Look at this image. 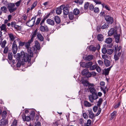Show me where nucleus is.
<instances>
[{
	"label": "nucleus",
	"mask_w": 126,
	"mask_h": 126,
	"mask_svg": "<svg viewBox=\"0 0 126 126\" xmlns=\"http://www.w3.org/2000/svg\"><path fill=\"white\" fill-rule=\"evenodd\" d=\"M21 57L22 59L27 63V66H30L32 65L31 57L28 55V53H25L24 51L21 52Z\"/></svg>",
	"instance_id": "obj_1"
},
{
	"label": "nucleus",
	"mask_w": 126,
	"mask_h": 126,
	"mask_svg": "<svg viewBox=\"0 0 126 126\" xmlns=\"http://www.w3.org/2000/svg\"><path fill=\"white\" fill-rule=\"evenodd\" d=\"M15 6L14 3H10L9 4L7 8L10 13H12L16 10L17 8Z\"/></svg>",
	"instance_id": "obj_2"
},
{
	"label": "nucleus",
	"mask_w": 126,
	"mask_h": 126,
	"mask_svg": "<svg viewBox=\"0 0 126 126\" xmlns=\"http://www.w3.org/2000/svg\"><path fill=\"white\" fill-rule=\"evenodd\" d=\"M36 18V17L35 16L32 17L31 20H29L26 23L27 25L30 27H32L33 26L35 23Z\"/></svg>",
	"instance_id": "obj_3"
},
{
	"label": "nucleus",
	"mask_w": 126,
	"mask_h": 126,
	"mask_svg": "<svg viewBox=\"0 0 126 126\" xmlns=\"http://www.w3.org/2000/svg\"><path fill=\"white\" fill-rule=\"evenodd\" d=\"M17 46L16 44V40L14 41L12 44V50L14 54H16L17 52Z\"/></svg>",
	"instance_id": "obj_4"
},
{
	"label": "nucleus",
	"mask_w": 126,
	"mask_h": 126,
	"mask_svg": "<svg viewBox=\"0 0 126 126\" xmlns=\"http://www.w3.org/2000/svg\"><path fill=\"white\" fill-rule=\"evenodd\" d=\"M105 19L108 24H111L113 22V18L109 16H105Z\"/></svg>",
	"instance_id": "obj_5"
},
{
	"label": "nucleus",
	"mask_w": 126,
	"mask_h": 126,
	"mask_svg": "<svg viewBox=\"0 0 126 126\" xmlns=\"http://www.w3.org/2000/svg\"><path fill=\"white\" fill-rule=\"evenodd\" d=\"M40 30L42 32H47L49 31V29L47 26L45 24L43 25H40Z\"/></svg>",
	"instance_id": "obj_6"
},
{
	"label": "nucleus",
	"mask_w": 126,
	"mask_h": 126,
	"mask_svg": "<svg viewBox=\"0 0 126 126\" xmlns=\"http://www.w3.org/2000/svg\"><path fill=\"white\" fill-rule=\"evenodd\" d=\"M61 7L63 10V13L64 15H67L69 14L68 9L67 7H65L64 5H62L61 6Z\"/></svg>",
	"instance_id": "obj_7"
},
{
	"label": "nucleus",
	"mask_w": 126,
	"mask_h": 126,
	"mask_svg": "<svg viewBox=\"0 0 126 126\" xmlns=\"http://www.w3.org/2000/svg\"><path fill=\"white\" fill-rule=\"evenodd\" d=\"M117 33V32H116V30H115L114 29L111 28L109 31L108 35L109 36H111L114 34L115 35Z\"/></svg>",
	"instance_id": "obj_8"
},
{
	"label": "nucleus",
	"mask_w": 126,
	"mask_h": 126,
	"mask_svg": "<svg viewBox=\"0 0 126 126\" xmlns=\"http://www.w3.org/2000/svg\"><path fill=\"white\" fill-rule=\"evenodd\" d=\"M37 38L41 41H43L44 38L42 34L39 32H37Z\"/></svg>",
	"instance_id": "obj_9"
},
{
	"label": "nucleus",
	"mask_w": 126,
	"mask_h": 126,
	"mask_svg": "<svg viewBox=\"0 0 126 126\" xmlns=\"http://www.w3.org/2000/svg\"><path fill=\"white\" fill-rule=\"evenodd\" d=\"M22 118L24 121H28L31 120L30 117L29 116H26L25 114H23L22 115Z\"/></svg>",
	"instance_id": "obj_10"
},
{
	"label": "nucleus",
	"mask_w": 126,
	"mask_h": 126,
	"mask_svg": "<svg viewBox=\"0 0 126 126\" xmlns=\"http://www.w3.org/2000/svg\"><path fill=\"white\" fill-rule=\"evenodd\" d=\"M88 111L89 113V117L91 119H93L95 117V116L92 112V110L89 109L88 110Z\"/></svg>",
	"instance_id": "obj_11"
},
{
	"label": "nucleus",
	"mask_w": 126,
	"mask_h": 126,
	"mask_svg": "<svg viewBox=\"0 0 126 126\" xmlns=\"http://www.w3.org/2000/svg\"><path fill=\"white\" fill-rule=\"evenodd\" d=\"M121 52H119L117 54H115L114 55V58L116 61L118 60L119 59V57L121 56Z\"/></svg>",
	"instance_id": "obj_12"
},
{
	"label": "nucleus",
	"mask_w": 126,
	"mask_h": 126,
	"mask_svg": "<svg viewBox=\"0 0 126 126\" xmlns=\"http://www.w3.org/2000/svg\"><path fill=\"white\" fill-rule=\"evenodd\" d=\"M93 58V56L92 55H90L85 57L84 60L86 61H90Z\"/></svg>",
	"instance_id": "obj_13"
},
{
	"label": "nucleus",
	"mask_w": 126,
	"mask_h": 126,
	"mask_svg": "<svg viewBox=\"0 0 126 126\" xmlns=\"http://www.w3.org/2000/svg\"><path fill=\"white\" fill-rule=\"evenodd\" d=\"M47 22L48 24L52 26L54 25L55 24L54 21L50 19H47Z\"/></svg>",
	"instance_id": "obj_14"
},
{
	"label": "nucleus",
	"mask_w": 126,
	"mask_h": 126,
	"mask_svg": "<svg viewBox=\"0 0 126 126\" xmlns=\"http://www.w3.org/2000/svg\"><path fill=\"white\" fill-rule=\"evenodd\" d=\"M62 7H61V6L58 8H57L56 10V14L58 15L60 14L62 12Z\"/></svg>",
	"instance_id": "obj_15"
},
{
	"label": "nucleus",
	"mask_w": 126,
	"mask_h": 126,
	"mask_svg": "<svg viewBox=\"0 0 126 126\" xmlns=\"http://www.w3.org/2000/svg\"><path fill=\"white\" fill-rule=\"evenodd\" d=\"M37 30H35L33 32L32 34V37L31 39H30V41L31 42H33V40L34 38L35 37L36 35H37Z\"/></svg>",
	"instance_id": "obj_16"
},
{
	"label": "nucleus",
	"mask_w": 126,
	"mask_h": 126,
	"mask_svg": "<svg viewBox=\"0 0 126 126\" xmlns=\"http://www.w3.org/2000/svg\"><path fill=\"white\" fill-rule=\"evenodd\" d=\"M0 28L1 29V31H3L5 32H6L7 29L6 28V25L5 24H2L1 26H0Z\"/></svg>",
	"instance_id": "obj_17"
},
{
	"label": "nucleus",
	"mask_w": 126,
	"mask_h": 126,
	"mask_svg": "<svg viewBox=\"0 0 126 126\" xmlns=\"http://www.w3.org/2000/svg\"><path fill=\"white\" fill-rule=\"evenodd\" d=\"M114 37L115 38V42L117 43L119 42L120 38V34H116V35H114Z\"/></svg>",
	"instance_id": "obj_18"
},
{
	"label": "nucleus",
	"mask_w": 126,
	"mask_h": 126,
	"mask_svg": "<svg viewBox=\"0 0 126 126\" xmlns=\"http://www.w3.org/2000/svg\"><path fill=\"white\" fill-rule=\"evenodd\" d=\"M93 62L92 61H90L86 63V68H90L91 65H93Z\"/></svg>",
	"instance_id": "obj_19"
},
{
	"label": "nucleus",
	"mask_w": 126,
	"mask_h": 126,
	"mask_svg": "<svg viewBox=\"0 0 126 126\" xmlns=\"http://www.w3.org/2000/svg\"><path fill=\"white\" fill-rule=\"evenodd\" d=\"M54 20L58 24H59L61 22L60 17L58 16H55L54 17Z\"/></svg>",
	"instance_id": "obj_20"
},
{
	"label": "nucleus",
	"mask_w": 126,
	"mask_h": 126,
	"mask_svg": "<svg viewBox=\"0 0 126 126\" xmlns=\"http://www.w3.org/2000/svg\"><path fill=\"white\" fill-rule=\"evenodd\" d=\"M117 112L116 111H114L111 114V118H110V120H112L113 118L116 117L117 115Z\"/></svg>",
	"instance_id": "obj_21"
},
{
	"label": "nucleus",
	"mask_w": 126,
	"mask_h": 126,
	"mask_svg": "<svg viewBox=\"0 0 126 126\" xmlns=\"http://www.w3.org/2000/svg\"><path fill=\"white\" fill-rule=\"evenodd\" d=\"M8 35L11 41H14L15 38V37L13 34L12 33L8 34Z\"/></svg>",
	"instance_id": "obj_22"
},
{
	"label": "nucleus",
	"mask_w": 126,
	"mask_h": 126,
	"mask_svg": "<svg viewBox=\"0 0 126 126\" xmlns=\"http://www.w3.org/2000/svg\"><path fill=\"white\" fill-rule=\"evenodd\" d=\"M35 47L38 50H39L40 48V45L38 42L36 41L35 42Z\"/></svg>",
	"instance_id": "obj_23"
},
{
	"label": "nucleus",
	"mask_w": 126,
	"mask_h": 126,
	"mask_svg": "<svg viewBox=\"0 0 126 126\" xmlns=\"http://www.w3.org/2000/svg\"><path fill=\"white\" fill-rule=\"evenodd\" d=\"M88 71H89L87 69H85L83 70L81 74L83 76H86L88 73Z\"/></svg>",
	"instance_id": "obj_24"
},
{
	"label": "nucleus",
	"mask_w": 126,
	"mask_h": 126,
	"mask_svg": "<svg viewBox=\"0 0 126 126\" xmlns=\"http://www.w3.org/2000/svg\"><path fill=\"white\" fill-rule=\"evenodd\" d=\"M80 13L79 10L77 8L75 9L73 11V13L75 15H77Z\"/></svg>",
	"instance_id": "obj_25"
},
{
	"label": "nucleus",
	"mask_w": 126,
	"mask_h": 126,
	"mask_svg": "<svg viewBox=\"0 0 126 126\" xmlns=\"http://www.w3.org/2000/svg\"><path fill=\"white\" fill-rule=\"evenodd\" d=\"M73 13L72 12H70L68 14V16L69 19L70 20H72L74 18Z\"/></svg>",
	"instance_id": "obj_26"
},
{
	"label": "nucleus",
	"mask_w": 126,
	"mask_h": 126,
	"mask_svg": "<svg viewBox=\"0 0 126 126\" xmlns=\"http://www.w3.org/2000/svg\"><path fill=\"white\" fill-rule=\"evenodd\" d=\"M84 105L86 107H91L92 105L87 101H85L84 102Z\"/></svg>",
	"instance_id": "obj_27"
},
{
	"label": "nucleus",
	"mask_w": 126,
	"mask_h": 126,
	"mask_svg": "<svg viewBox=\"0 0 126 126\" xmlns=\"http://www.w3.org/2000/svg\"><path fill=\"white\" fill-rule=\"evenodd\" d=\"M97 39L98 40L100 41H102L104 40L103 35L101 34H99L97 36Z\"/></svg>",
	"instance_id": "obj_28"
},
{
	"label": "nucleus",
	"mask_w": 126,
	"mask_h": 126,
	"mask_svg": "<svg viewBox=\"0 0 126 126\" xmlns=\"http://www.w3.org/2000/svg\"><path fill=\"white\" fill-rule=\"evenodd\" d=\"M105 65L107 67L110 66V62L108 60H106L104 61Z\"/></svg>",
	"instance_id": "obj_29"
},
{
	"label": "nucleus",
	"mask_w": 126,
	"mask_h": 126,
	"mask_svg": "<svg viewBox=\"0 0 126 126\" xmlns=\"http://www.w3.org/2000/svg\"><path fill=\"white\" fill-rule=\"evenodd\" d=\"M28 55L30 56H31V58L33 56V53L32 51L31 50L29 49H28Z\"/></svg>",
	"instance_id": "obj_30"
},
{
	"label": "nucleus",
	"mask_w": 126,
	"mask_h": 126,
	"mask_svg": "<svg viewBox=\"0 0 126 126\" xmlns=\"http://www.w3.org/2000/svg\"><path fill=\"white\" fill-rule=\"evenodd\" d=\"M81 81L84 86H87L88 85V82L86 80L82 79L81 80Z\"/></svg>",
	"instance_id": "obj_31"
},
{
	"label": "nucleus",
	"mask_w": 126,
	"mask_h": 126,
	"mask_svg": "<svg viewBox=\"0 0 126 126\" xmlns=\"http://www.w3.org/2000/svg\"><path fill=\"white\" fill-rule=\"evenodd\" d=\"M112 38H108L106 39L105 42L106 43L109 44H110L112 42Z\"/></svg>",
	"instance_id": "obj_32"
},
{
	"label": "nucleus",
	"mask_w": 126,
	"mask_h": 126,
	"mask_svg": "<svg viewBox=\"0 0 126 126\" xmlns=\"http://www.w3.org/2000/svg\"><path fill=\"white\" fill-rule=\"evenodd\" d=\"M14 56L16 57L17 60H19L20 59H22V58L21 57V52L20 54L19 53H17L16 55H14Z\"/></svg>",
	"instance_id": "obj_33"
},
{
	"label": "nucleus",
	"mask_w": 126,
	"mask_h": 126,
	"mask_svg": "<svg viewBox=\"0 0 126 126\" xmlns=\"http://www.w3.org/2000/svg\"><path fill=\"white\" fill-rule=\"evenodd\" d=\"M35 116V112L33 111H32L31 112L30 115V117L31 120H33Z\"/></svg>",
	"instance_id": "obj_34"
},
{
	"label": "nucleus",
	"mask_w": 126,
	"mask_h": 126,
	"mask_svg": "<svg viewBox=\"0 0 126 126\" xmlns=\"http://www.w3.org/2000/svg\"><path fill=\"white\" fill-rule=\"evenodd\" d=\"M32 42H33L31 41L30 40H29L28 42L26 43L25 46L27 48L29 49L30 44L32 43Z\"/></svg>",
	"instance_id": "obj_35"
},
{
	"label": "nucleus",
	"mask_w": 126,
	"mask_h": 126,
	"mask_svg": "<svg viewBox=\"0 0 126 126\" xmlns=\"http://www.w3.org/2000/svg\"><path fill=\"white\" fill-rule=\"evenodd\" d=\"M89 48L91 51L93 52H94L96 50V47L92 46H90Z\"/></svg>",
	"instance_id": "obj_36"
},
{
	"label": "nucleus",
	"mask_w": 126,
	"mask_h": 126,
	"mask_svg": "<svg viewBox=\"0 0 126 126\" xmlns=\"http://www.w3.org/2000/svg\"><path fill=\"white\" fill-rule=\"evenodd\" d=\"M98 96L96 94L94 93L92 94V98L94 100H95L98 98Z\"/></svg>",
	"instance_id": "obj_37"
},
{
	"label": "nucleus",
	"mask_w": 126,
	"mask_h": 126,
	"mask_svg": "<svg viewBox=\"0 0 126 126\" xmlns=\"http://www.w3.org/2000/svg\"><path fill=\"white\" fill-rule=\"evenodd\" d=\"M1 123L2 125H6L8 123L7 121L6 120H1L0 121V123Z\"/></svg>",
	"instance_id": "obj_38"
},
{
	"label": "nucleus",
	"mask_w": 126,
	"mask_h": 126,
	"mask_svg": "<svg viewBox=\"0 0 126 126\" xmlns=\"http://www.w3.org/2000/svg\"><path fill=\"white\" fill-rule=\"evenodd\" d=\"M97 64L94 65H91V66L89 69L90 70H95L97 66Z\"/></svg>",
	"instance_id": "obj_39"
},
{
	"label": "nucleus",
	"mask_w": 126,
	"mask_h": 126,
	"mask_svg": "<svg viewBox=\"0 0 126 126\" xmlns=\"http://www.w3.org/2000/svg\"><path fill=\"white\" fill-rule=\"evenodd\" d=\"M91 124V120L90 119L87 120L86 123L84 125L85 126H90Z\"/></svg>",
	"instance_id": "obj_40"
},
{
	"label": "nucleus",
	"mask_w": 126,
	"mask_h": 126,
	"mask_svg": "<svg viewBox=\"0 0 126 126\" xmlns=\"http://www.w3.org/2000/svg\"><path fill=\"white\" fill-rule=\"evenodd\" d=\"M1 11H3V13H5L7 11V9L6 7L5 6H2L1 8L0 9Z\"/></svg>",
	"instance_id": "obj_41"
},
{
	"label": "nucleus",
	"mask_w": 126,
	"mask_h": 126,
	"mask_svg": "<svg viewBox=\"0 0 126 126\" xmlns=\"http://www.w3.org/2000/svg\"><path fill=\"white\" fill-rule=\"evenodd\" d=\"M103 100L102 98H100L98 101L97 102V105L98 106H99L100 108L101 104Z\"/></svg>",
	"instance_id": "obj_42"
},
{
	"label": "nucleus",
	"mask_w": 126,
	"mask_h": 126,
	"mask_svg": "<svg viewBox=\"0 0 126 126\" xmlns=\"http://www.w3.org/2000/svg\"><path fill=\"white\" fill-rule=\"evenodd\" d=\"M109 56L107 55L104 54L102 55V58L104 60V61L106 60H108L109 58Z\"/></svg>",
	"instance_id": "obj_43"
},
{
	"label": "nucleus",
	"mask_w": 126,
	"mask_h": 126,
	"mask_svg": "<svg viewBox=\"0 0 126 126\" xmlns=\"http://www.w3.org/2000/svg\"><path fill=\"white\" fill-rule=\"evenodd\" d=\"M37 4V2H35L31 6V10H32L36 6Z\"/></svg>",
	"instance_id": "obj_44"
},
{
	"label": "nucleus",
	"mask_w": 126,
	"mask_h": 126,
	"mask_svg": "<svg viewBox=\"0 0 126 126\" xmlns=\"http://www.w3.org/2000/svg\"><path fill=\"white\" fill-rule=\"evenodd\" d=\"M109 25L108 24L106 23H105L102 25L101 27V28L102 29H104L108 28L109 27Z\"/></svg>",
	"instance_id": "obj_45"
},
{
	"label": "nucleus",
	"mask_w": 126,
	"mask_h": 126,
	"mask_svg": "<svg viewBox=\"0 0 126 126\" xmlns=\"http://www.w3.org/2000/svg\"><path fill=\"white\" fill-rule=\"evenodd\" d=\"M13 54L12 53H9L8 55V59L10 60H11L12 59Z\"/></svg>",
	"instance_id": "obj_46"
},
{
	"label": "nucleus",
	"mask_w": 126,
	"mask_h": 126,
	"mask_svg": "<svg viewBox=\"0 0 126 126\" xmlns=\"http://www.w3.org/2000/svg\"><path fill=\"white\" fill-rule=\"evenodd\" d=\"M113 52V50L111 49H109L107 50V54L111 55L112 54Z\"/></svg>",
	"instance_id": "obj_47"
},
{
	"label": "nucleus",
	"mask_w": 126,
	"mask_h": 126,
	"mask_svg": "<svg viewBox=\"0 0 126 126\" xmlns=\"http://www.w3.org/2000/svg\"><path fill=\"white\" fill-rule=\"evenodd\" d=\"M6 43V41L5 40H4L2 42L1 45V47L2 48H4L5 46V45Z\"/></svg>",
	"instance_id": "obj_48"
},
{
	"label": "nucleus",
	"mask_w": 126,
	"mask_h": 126,
	"mask_svg": "<svg viewBox=\"0 0 126 126\" xmlns=\"http://www.w3.org/2000/svg\"><path fill=\"white\" fill-rule=\"evenodd\" d=\"M89 89L90 92L92 93V94L95 93H94L95 90L94 88H90Z\"/></svg>",
	"instance_id": "obj_49"
},
{
	"label": "nucleus",
	"mask_w": 126,
	"mask_h": 126,
	"mask_svg": "<svg viewBox=\"0 0 126 126\" xmlns=\"http://www.w3.org/2000/svg\"><path fill=\"white\" fill-rule=\"evenodd\" d=\"M89 3L88 2H87L85 4L84 8L85 9L87 10L88 9V7H89Z\"/></svg>",
	"instance_id": "obj_50"
},
{
	"label": "nucleus",
	"mask_w": 126,
	"mask_h": 126,
	"mask_svg": "<svg viewBox=\"0 0 126 126\" xmlns=\"http://www.w3.org/2000/svg\"><path fill=\"white\" fill-rule=\"evenodd\" d=\"M75 2L79 4H81L83 2V1L82 0H77L75 1Z\"/></svg>",
	"instance_id": "obj_51"
},
{
	"label": "nucleus",
	"mask_w": 126,
	"mask_h": 126,
	"mask_svg": "<svg viewBox=\"0 0 126 126\" xmlns=\"http://www.w3.org/2000/svg\"><path fill=\"white\" fill-rule=\"evenodd\" d=\"M95 13H98L99 12V10L98 7H95L93 9Z\"/></svg>",
	"instance_id": "obj_52"
},
{
	"label": "nucleus",
	"mask_w": 126,
	"mask_h": 126,
	"mask_svg": "<svg viewBox=\"0 0 126 126\" xmlns=\"http://www.w3.org/2000/svg\"><path fill=\"white\" fill-rule=\"evenodd\" d=\"M96 70L97 72L99 73H100L101 71V70L100 68L97 65V66L96 68Z\"/></svg>",
	"instance_id": "obj_53"
},
{
	"label": "nucleus",
	"mask_w": 126,
	"mask_h": 126,
	"mask_svg": "<svg viewBox=\"0 0 126 126\" xmlns=\"http://www.w3.org/2000/svg\"><path fill=\"white\" fill-rule=\"evenodd\" d=\"M94 5L92 4H89V8L90 10H91L93 11L94 9Z\"/></svg>",
	"instance_id": "obj_54"
},
{
	"label": "nucleus",
	"mask_w": 126,
	"mask_h": 126,
	"mask_svg": "<svg viewBox=\"0 0 126 126\" xmlns=\"http://www.w3.org/2000/svg\"><path fill=\"white\" fill-rule=\"evenodd\" d=\"M110 71V70L108 69V68L105 69V72H104V73L105 75H107L109 74Z\"/></svg>",
	"instance_id": "obj_55"
},
{
	"label": "nucleus",
	"mask_w": 126,
	"mask_h": 126,
	"mask_svg": "<svg viewBox=\"0 0 126 126\" xmlns=\"http://www.w3.org/2000/svg\"><path fill=\"white\" fill-rule=\"evenodd\" d=\"M8 48H9L8 46H6L5 47L3 53L5 54L7 53L8 51Z\"/></svg>",
	"instance_id": "obj_56"
},
{
	"label": "nucleus",
	"mask_w": 126,
	"mask_h": 126,
	"mask_svg": "<svg viewBox=\"0 0 126 126\" xmlns=\"http://www.w3.org/2000/svg\"><path fill=\"white\" fill-rule=\"evenodd\" d=\"M86 63L84 62H80V66L82 67L86 68Z\"/></svg>",
	"instance_id": "obj_57"
},
{
	"label": "nucleus",
	"mask_w": 126,
	"mask_h": 126,
	"mask_svg": "<svg viewBox=\"0 0 126 126\" xmlns=\"http://www.w3.org/2000/svg\"><path fill=\"white\" fill-rule=\"evenodd\" d=\"M17 123V121L16 120H14L11 126H16Z\"/></svg>",
	"instance_id": "obj_58"
},
{
	"label": "nucleus",
	"mask_w": 126,
	"mask_h": 126,
	"mask_svg": "<svg viewBox=\"0 0 126 126\" xmlns=\"http://www.w3.org/2000/svg\"><path fill=\"white\" fill-rule=\"evenodd\" d=\"M102 52L103 53L105 54L107 52V50L105 48H103L102 49Z\"/></svg>",
	"instance_id": "obj_59"
},
{
	"label": "nucleus",
	"mask_w": 126,
	"mask_h": 126,
	"mask_svg": "<svg viewBox=\"0 0 126 126\" xmlns=\"http://www.w3.org/2000/svg\"><path fill=\"white\" fill-rule=\"evenodd\" d=\"M41 19L40 18H38L35 24L36 25H38L40 23Z\"/></svg>",
	"instance_id": "obj_60"
},
{
	"label": "nucleus",
	"mask_w": 126,
	"mask_h": 126,
	"mask_svg": "<svg viewBox=\"0 0 126 126\" xmlns=\"http://www.w3.org/2000/svg\"><path fill=\"white\" fill-rule=\"evenodd\" d=\"M25 43L24 42H22L20 41L19 43V46H23L25 44Z\"/></svg>",
	"instance_id": "obj_61"
},
{
	"label": "nucleus",
	"mask_w": 126,
	"mask_h": 126,
	"mask_svg": "<svg viewBox=\"0 0 126 126\" xmlns=\"http://www.w3.org/2000/svg\"><path fill=\"white\" fill-rule=\"evenodd\" d=\"M98 63L100 66H102L103 63V62L101 60H98Z\"/></svg>",
	"instance_id": "obj_62"
},
{
	"label": "nucleus",
	"mask_w": 126,
	"mask_h": 126,
	"mask_svg": "<svg viewBox=\"0 0 126 126\" xmlns=\"http://www.w3.org/2000/svg\"><path fill=\"white\" fill-rule=\"evenodd\" d=\"M97 109L98 107L97 106H95L93 107V110L94 112H96Z\"/></svg>",
	"instance_id": "obj_63"
},
{
	"label": "nucleus",
	"mask_w": 126,
	"mask_h": 126,
	"mask_svg": "<svg viewBox=\"0 0 126 126\" xmlns=\"http://www.w3.org/2000/svg\"><path fill=\"white\" fill-rule=\"evenodd\" d=\"M35 126H41V124L40 122H38L35 123Z\"/></svg>",
	"instance_id": "obj_64"
}]
</instances>
